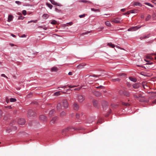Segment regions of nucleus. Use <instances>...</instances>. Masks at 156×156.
I'll return each instance as SVG.
<instances>
[{
  "label": "nucleus",
  "mask_w": 156,
  "mask_h": 156,
  "mask_svg": "<svg viewBox=\"0 0 156 156\" xmlns=\"http://www.w3.org/2000/svg\"><path fill=\"white\" fill-rule=\"evenodd\" d=\"M122 21V20H121V18L119 17H116V18L112 19L111 20V22L112 23H121Z\"/></svg>",
  "instance_id": "1"
},
{
  "label": "nucleus",
  "mask_w": 156,
  "mask_h": 156,
  "mask_svg": "<svg viewBox=\"0 0 156 156\" xmlns=\"http://www.w3.org/2000/svg\"><path fill=\"white\" fill-rule=\"evenodd\" d=\"M77 99L79 102L81 103L84 101L85 99V98L83 95L79 94L77 95Z\"/></svg>",
  "instance_id": "2"
},
{
  "label": "nucleus",
  "mask_w": 156,
  "mask_h": 156,
  "mask_svg": "<svg viewBox=\"0 0 156 156\" xmlns=\"http://www.w3.org/2000/svg\"><path fill=\"white\" fill-rule=\"evenodd\" d=\"M62 103L63 107L65 108H67L68 107L69 104L67 100H63L62 101Z\"/></svg>",
  "instance_id": "3"
},
{
  "label": "nucleus",
  "mask_w": 156,
  "mask_h": 156,
  "mask_svg": "<svg viewBox=\"0 0 156 156\" xmlns=\"http://www.w3.org/2000/svg\"><path fill=\"white\" fill-rule=\"evenodd\" d=\"M141 27V26L138 27V26H136L135 27H131L129 28L128 30V31H135L139 29Z\"/></svg>",
  "instance_id": "4"
},
{
  "label": "nucleus",
  "mask_w": 156,
  "mask_h": 156,
  "mask_svg": "<svg viewBox=\"0 0 156 156\" xmlns=\"http://www.w3.org/2000/svg\"><path fill=\"white\" fill-rule=\"evenodd\" d=\"M73 109L75 110H77L79 108V105L78 103L76 102H74L73 105Z\"/></svg>",
  "instance_id": "5"
},
{
  "label": "nucleus",
  "mask_w": 156,
  "mask_h": 156,
  "mask_svg": "<svg viewBox=\"0 0 156 156\" xmlns=\"http://www.w3.org/2000/svg\"><path fill=\"white\" fill-rule=\"evenodd\" d=\"M28 115L30 116H33L35 115V112L31 109L29 110L28 112Z\"/></svg>",
  "instance_id": "6"
},
{
  "label": "nucleus",
  "mask_w": 156,
  "mask_h": 156,
  "mask_svg": "<svg viewBox=\"0 0 156 156\" xmlns=\"http://www.w3.org/2000/svg\"><path fill=\"white\" fill-rule=\"evenodd\" d=\"M18 122L19 124L22 125L25 124V121L24 119L21 118L19 119Z\"/></svg>",
  "instance_id": "7"
},
{
  "label": "nucleus",
  "mask_w": 156,
  "mask_h": 156,
  "mask_svg": "<svg viewBox=\"0 0 156 156\" xmlns=\"http://www.w3.org/2000/svg\"><path fill=\"white\" fill-rule=\"evenodd\" d=\"M71 129V128L70 127H68L67 128L63 129L62 133L63 135H66V133L70 129Z\"/></svg>",
  "instance_id": "8"
},
{
  "label": "nucleus",
  "mask_w": 156,
  "mask_h": 156,
  "mask_svg": "<svg viewBox=\"0 0 156 156\" xmlns=\"http://www.w3.org/2000/svg\"><path fill=\"white\" fill-rule=\"evenodd\" d=\"M39 119L41 121L44 122L46 121L47 120V118L46 116L43 115H40Z\"/></svg>",
  "instance_id": "9"
},
{
  "label": "nucleus",
  "mask_w": 156,
  "mask_h": 156,
  "mask_svg": "<svg viewBox=\"0 0 156 156\" xmlns=\"http://www.w3.org/2000/svg\"><path fill=\"white\" fill-rule=\"evenodd\" d=\"M58 120V117H53L52 119L50 121V123L51 124H53L55 123Z\"/></svg>",
  "instance_id": "10"
},
{
  "label": "nucleus",
  "mask_w": 156,
  "mask_h": 156,
  "mask_svg": "<svg viewBox=\"0 0 156 156\" xmlns=\"http://www.w3.org/2000/svg\"><path fill=\"white\" fill-rule=\"evenodd\" d=\"M93 103L94 106L96 108L98 107V101L95 100H93Z\"/></svg>",
  "instance_id": "11"
},
{
  "label": "nucleus",
  "mask_w": 156,
  "mask_h": 156,
  "mask_svg": "<svg viewBox=\"0 0 156 156\" xmlns=\"http://www.w3.org/2000/svg\"><path fill=\"white\" fill-rule=\"evenodd\" d=\"M93 94L97 97H99L101 95V94L100 92L97 91L93 92Z\"/></svg>",
  "instance_id": "12"
},
{
  "label": "nucleus",
  "mask_w": 156,
  "mask_h": 156,
  "mask_svg": "<svg viewBox=\"0 0 156 156\" xmlns=\"http://www.w3.org/2000/svg\"><path fill=\"white\" fill-rule=\"evenodd\" d=\"M49 1H50V2L52 4L54 5H55L58 6H61L60 4L56 2H55V1L54 0H49Z\"/></svg>",
  "instance_id": "13"
},
{
  "label": "nucleus",
  "mask_w": 156,
  "mask_h": 156,
  "mask_svg": "<svg viewBox=\"0 0 156 156\" xmlns=\"http://www.w3.org/2000/svg\"><path fill=\"white\" fill-rule=\"evenodd\" d=\"M150 37V34H148L147 35H144L143 36H141L140 37V39L142 40L143 39H145L149 38Z\"/></svg>",
  "instance_id": "14"
},
{
  "label": "nucleus",
  "mask_w": 156,
  "mask_h": 156,
  "mask_svg": "<svg viewBox=\"0 0 156 156\" xmlns=\"http://www.w3.org/2000/svg\"><path fill=\"white\" fill-rule=\"evenodd\" d=\"M133 87L134 88L137 89L139 87L140 84L138 83H136L133 85Z\"/></svg>",
  "instance_id": "15"
},
{
  "label": "nucleus",
  "mask_w": 156,
  "mask_h": 156,
  "mask_svg": "<svg viewBox=\"0 0 156 156\" xmlns=\"http://www.w3.org/2000/svg\"><path fill=\"white\" fill-rule=\"evenodd\" d=\"M123 94L127 96V97H129V92L126 91V90H124L123 92Z\"/></svg>",
  "instance_id": "16"
},
{
  "label": "nucleus",
  "mask_w": 156,
  "mask_h": 156,
  "mask_svg": "<svg viewBox=\"0 0 156 156\" xmlns=\"http://www.w3.org/2000/svg\"><path fill=\"white\" fill-rule=\"evenodd\" d=\"M55 111L54 109L51 110L49 112V115L50 116H51L53 115V114L55 113Z\"/></svg>",
  "instance_id": "17"
},
{
  "label": "nucleus",
  "mask_w": 156,
  "mask_h": 156,
  "mask_svg": "<svg viewBox=\"0 0 156 156\" xmlns=\"http://www.w3.org/2000/svg\"><path fill=\"white\" fill-rule=\"evenodd\" d=\"M13 16L11 15H9L8 16V21L9 22H11L12 20Z\"/></svg>",
  "instance_id": "18"
},
{
  "label": "nucleus",
  "mask_w": 156,
  "mask_h": 156,
  "mask_svg": "<svg viewBox=\"0 0 156 156\" xmlns=\"http://www.w3.org/2000/svg\"><path fill=\"white\" fill-rule=\"evenodd\" d=\"M151 55H156V54H151L149 55H147L146 56V58L147 59H153V58Z\"/></svg>",
  "instance_id": "19"
},
{
  "label": "nucleus",
  "mask_w": 156,
  "mask_h": 156,
  "mask_svg": "<svg viewBox=\"0 0 156 156\" xmlns=\"http://www.w3.org/2000/svg\"><path fill=\"white\" fill-rule=\"evenodd\" d=\"M58 70V69L57 67H54L52 68L51 69V71L52 72H56Z\"/></svg>",
  "instance_id": "20"
},
{
  "label": "nucleus",
  "mask_w": 156,
  "mask_h": 156,
  "mask_svg": "<svg viewBox=\"0 0 156 156\" xmlns=\"http://www.w3.org/2000/svg\"><path fill=\"white\" fill-rule=\"evenodd\" d=\"M62 92L61 91H58L55 92L54 93V95L56 96H58L61 94L60 93H62Z\"/></svg>",
  "instance_id": "21"
},
{
  "label": "nucleus",
  "mask_w": 156,
  "mask_h": 156,
  "mask_svg": "<svg viewBox=\"0 0 156 156\" xmlns=\"http://www.w3.org/2000/svg\"><path fill=\"white\" fill-rule=\"evenodd\" d=\"M61 108L62 107L61 104H58L57 105V110L58 111H59L61 109Z\"/></svg>",
  "instance_id": "22"
},
{
  "label": "nucleus",
  "mask_w": 156,
  "mask_h": 156,
  "mask_svg": "<svg viewBox=\"0 0 156 156\" xmlns=\"http://www.w3.org/2000/svg\"><path fill=\"white\" fill-rule=\"evenodd\" d=\"M129 79L131 81L133 82H135L136 81V79L135 78L130 77Z\"/></svg>",
  "instance_id": "23"
},
{
  "label": "nucleus",
  "mask_w": 156,
  "mask_h": 156,
  "mask_svg": "<svg viewBox=\"0 0 156 156\" xmlns=\"http://www.w3.org/2000/svg\"><path fill=\"white\" fill-rule=\"evenodd\" d=\"M105 23L106 26H107L109 27H110L111 26V25L110 22L109 21H106Z\"/></svg>",
  "instance_id": "24"
},
{
  "label": "nucleus",
  "mask_w": 156,
  "mask_h": 156,
  "mask_svg": "<svg viewBox=\"0 0 156 156\" xmlns=\"http://www.w3.org/2000/svg\"><path fill=\"white\" fill-rule=\"evenodd\" d=\"M133 5L136 6H141V4L139 2H135L133 3Z\"/></svg>",
  "instance_id": "25"
},
{
  "label": "nucleus",
  "mask_w": 156,
  "mask_h": 156,
  "mask_svg": "<svg viewBox=\"0 0 156 156\" xmlns=\"http://www.w3.org/2000/svg\"><path fill=\"white\" fill-rule=\"evenodd\" d=\"M108 45H109L110 47L112 48H114L115 47V45L114 44H113L111 43H109L108 44Z\"/></svg>",
  "instance_id": "26"
},
{
  "label": "nucleus",
  "mask_w": 156,
  "mask_h": 156,
  "mask_svg": "<svg viewBox=\"0 0 156 156\" xmlns=\"http://www.w3.org/2000/svg\"><path fill=\"white\" fill-rule=\"evenodd\" d=\"M49 17V15L46 14H44L43 15V17L44 19H47Z\"/></svg>",
  "instance_id": "27"
},
{
  "label": "nucleus",
  "mask_w": 156,
  "mask_h": 156,
  "mask_svg": "<svg viewBox=\"0 0 156 156\" xmlns=\"http://www.w3.org/2000/svg\"><path fill=\"white\" fill-rule=\"evenodd\" d=\"M66 113L64 112H62L60 114V116L61 117H62L65 115Z\"/></svg>",
  "instance_id": "28"
},
{
  "label": "nucleus",
  "mask_w": 156,
  "mask_h": 156,
  "mask_svg": "<svg viewBox=\"0 0 156 156\" xmlns=\"http://www.w3.org/2000/svg\"><path fill=\"white\" fill-rule=\"evenodd\" d=\"M151 15H148L145 19V20L146 21H147L149 20L151 18Z\"/></svg>",
  "instance_id": "29"
},
{
  "label": "nucleus",
  "mask_w": 156,
  "mask_h": 156,
  "mask_svg": "<svg viewBox=\"0 0 156 156\" xmlns=\"http://www.w3.org/2000/svg\"><path fill=\"white\" fill-rule=\"evenodd\" d=\"M120 79L119 78L113 79L112 80V82L119 81Z\"/></svg>",
  "instance_id": "30"
},
{
  "label": "nucleus",
  "mask_w": 156,
  "mask_h": 156,
  "mask_svg": "<svg viewBox=\"0 0 156 156\" xmlns=\"http://www.w3.org/2000/svg\"><path fill=\"white\" fill-rule=\"evenodd\" d=\"M91 10L93 11L100 12V10L99 9H95L94 8H91Z\"/></svg>",
  "instance_id": "31"
},
{
  "label": "nucleus",
  "mask_w": 156,
  "mask_h": 156,
  "mask_svg": "<svg viewBox=\"0 0 156 156\" xmlns=\"http://www.w3.org/2000/svg\"><path fill=\"white\" fill-rule=\"evenodd\" d=\"M10 101L11 102H15L16 101V99L15 98H11L10 99Z\"/></svg>",
  "instance_id": "32"
},
{
  "label": "nucleus",
  "mask_w": 156,
  "mask_h": 156,
  "mask_svg": "<svg viewBox=\"0 0 156 156\" xmlns=\"http://www.w3.org/2000/svg\"><path fill=\"white\" fill-rule=\"evenodd\" d=\"M46 5H47V6L50 9H51L53 6L51 4L48 3H46Z\"/></svg>",
  "instance_id": "33"
},
{
  "label": "nucleus",
  "mask_w": 156,
  "mask_h": 156,
  "mask_svg": "<svg viewBox=\"0 0 156 156\" xmlns=\"http://www.w3.org/2000/svg\"><path fill=\"white\" fill-rule=\"evenodd\" d=\"M107 105V103L105 101H104L102 104V106L103 108H104V106H105V105Z\"/></svg>",
  "instance_id": "34"
},
{
  "label": "nucleus",
  "mask_w": 156,
  "mask_h": 156,
  "mask_svg": "<svg viewBox=\"0 0 156 156\" xmlns=\"http://www.w3.org/2000/svg\"><path fill=\"white\" fill-rule=\"evenodd\" d=\"M144 4L146 5H148L151 7H154V6L152 4H151L150 3H147V2H145L144 3Z\"/></svg>",
  "instance_id": "35"
},
{
  "label": "nucleus",
  "mask_w": 156,
  "mask_h": 156,
  "mask_svg": "<svg viewBox=\"0 0 156 156\" xmlns=\"http://www.w3.org/2000/svg\"><path fill=\"white\" fill-rule=\"evenodd\" d=\"M51 23L52 24H57V22L55 20H53L51 22Z\"/></svg>",
  "instance_id": "36"
},
{
  "label": "nucleus",
  "mask_w": 156,
  "mask_h": 156,
  "mask_svg": "<svg viewBox=\"0 0 156 156\" xmlns=\"http://www.w3.org/2000/svg\"><path fill=\"white\" fill-rule=\"evenodd\" d=\"M130 13H137V10H132L130 11Z\"/></svg>",
  "instance_id": "37"
},
{
  "label": "nucleus",
  "mask_w": 156,
  "mask_h": 156,
  "mask_svg": "<svg viewBox=\"0 0 156 156\" xmlns=\"http://www.w3.org/2000/svg\"><path fill=\"white\" fill-rule=\"evenodd\" d=\"M122 104L123 105L126 106H129V104L128 103H126L124 102H122Z\"/></svg>",
  "instance_id": "38"
},
{
  "label": "nucleus",
  "mask_w": 156,
  "mask_h": 156,
  "mask_svg": "<svg viewBox=\"0 0 156 156\" xmlns=\"http://www.w3.org/2000/svg\"><path fill=\"white\" fill-rule=\"evenodd\" d=\"M39 28H42L44 30H46L47 29V27L45 26H39L38 27Z\"/></svg>",
  "instance_id": "39"
},
{
  "label": "nucleus",
  "mask_w": 156,
  "mask_h": 156,
  "mask_svg": "<svg viewBox=\"0 0 156 156\" xmlns=\"http://www.w3.org/2000/svg\"><path fill=\"white\" fill-rule=\"evenodd\" d=\"M32 95H33L32 93H30L27 95V98H30L32 97Z\"/></svg>",
  "instance_id": "40"
},
{
  "label": "nucleus",
  "mask_w": 156,
  "mask_h": 156,
  "mask_svg": "<svg viewBox=\"0 0 156 156\" xmlns=\"http://www.w3.org/2000/svg\"><path fill=\"white\" fill-rule=\"evenodd\" d=\"M90 31H87L86 32H84V33H82L81 34V35H82V36H83L85 34H89V33H90Z\"/></svg>",
  "instance_id": "41"
},
{
  "label": "nucleus",
  "mask_w": 156,
  "mask_h": 156,
  "mask_svg": "<svg viewBox=\"0 0 156 156\" xmlns=\"http://www.w3.org/2000/svg\"><path fill=\"white\" fill-rule=\"evenodd\" d=\"M118 76H125L126 74L124 73H122L121 74H118Z\"/></svg>",
  "instance_id": "42"
},
{
  "label": "nucleus",
  "mask_w": 156,
  "mask_h": 156,
  "mask_svg": "<svg viewBox=\"0 0 156 156\" xmlns=\"http://www.w3.org/2000/svg\"><path fill=\"white\" fill-rule=\"evenodd\" d=\"M15 3L18 5H20L22 4V2H21L18 1H15Z\"/></svg>",
  "instance_id": "43"
},
{
  "label": "nucleus",
  "mask_w": 156,
  "mask_h": 156,
  "mask_svg": "<svg viewBox=\"0 0 156 156\" xmlns=\"http://www.w3.org/2000/svg\"><path fill=\"white\" fill-rule=\"evenodd\" d=\"M86 15V14H83V15H80L79 16V17L80 18H83Z\"/></svg>",
  "instance_id": "44"
},
{
  "label": "nucleus",
  "mask_w": 156,
  "mask_h": 156,
  "mask_svg": "<svg viewBox=\"0 0 156 156\" xmlns=\"http://www.w3.org/2000/svg\"><path fill=\"white\" fill-rule=\"evenodd\" d=\"M83 66L81 64H80L77 66V67L78 69H81V68H82V67H83Z\"/></svg>",
  "instance_id": "45"
},
{
  "label": "nucleus",
  "mask_w": 156,
  "mask_h": 156,
  "mask_svg": "<svg viewBox=\"0 0 156 156\" xmlns=\"http://www.w3.org/2000/svg\"><path fill=\"white\" fill-rule=\"evenodd\" d=\"M67 86H68V87H69L70 88H72L73 87H76L77 86H71V85H67Z\"/></svg>",
  "instance_id": "46"
},
{
  "label": "nucleus",
  "mask_w": 156,
  "mask_h": 156,
  "mask_svg": "<svg viewBox=\"0 0 156 156\" xmlns=\"http://www.w3.org/2000/svg\"><path fill=\"white\" fill-rule=\"evenodd\" d=\"M37 20H31V21H29L28 22V23H30L31 22H34V23H36L37 22Z\"/></svg>",
  "instance_id": "47"
},
{
  "label": "nucleus",
  "mask_w": 156,
  "mask_h": 156,
  "mask_svg": "<svg viewBox=\"0 0 156 156\" xmlns=\"http://www.w3.org/2000/svg\"><path fill=\"white\" fill-rule=\"evenodd\" d=\"M81 2H83V3H86V2L90 3V2H89V1H87V0H82Z\"/></svg>",
  "instance_id": "48"
},
{
  "label": "nucleus",
  "mask_w": 156,
  "mask_h": 156,
  "mask_svg": "<svg viewBox=\"0 0 156 156\" xmlns=\"http://www.w3.org/2000/svg\"><path fill=\"white\" fill-rule=\"evenodd\" d=\"M102 122V119H99L98 121L97 122V123L98 124H100Z\"/></svg>",
  "instance_id": "49"
},
{
  "label": "nucleus",
  "mask_w": 156,
  "mask_h": 156,
  "mask_svg": "<svg viewBox=\"0 0 156 156\" xmlns=\"http://www.w3.org/2000/svg\"><path fill=\"white\" fill-rule=\"evenodd\" d=\"M26 11L25 10H24L22 11V13L24 15H25L26 14Z\"/></svg>",
  "instance_id": "50"
},
{
  "label": "nucleus",
  "mask_w": 156,
  "mask_h": 156,
  "mask_svg": "<svg viewBox=\"0 0 156 156\" xmlns=\"http://www.w3.org/2000/svg\"><path fill=\"white\" fill-rule=\"evenodd\" d=\"M1 76H3V77H5L6 78H7V79H8V77H7V76H6L5 75V74H1Z\"/></svg>",
  "instance_id": "51"
},
{
  "label": "nucleus",
  "mask_w": 156,
  "mask_h": 156,
  "mask_svg": "<svg viewBox=\"0 0 156 156\" xmlns=\"http://www.w3.org/2000/svg\"><path fill=\"white\" fill-rule=\"evenodd\" d=\"M130 14V11H129L127 12H126L125 13H123V14L124 15H126V14L129 15V14Z\"/></svg>",
  "instance_id": "52"
},
{
  "label": "nucleus",
  "mask_w": 156,
  "mask_h": 156,
  "mask_svg": "<svg viewBox=\"0 0 156 156\" xmlns=\"http://www.w3.org/2000/svg\"><path fill=\"white\" fill-rule=\"evenodd\" d=\"M24 17L22 16L19 17V20H23L24 19Z\"/></svg>",
  "instance_id": "53"
},
{
  "label": "nucleus",
  "mask_w": 156,
  "mask_h": 156,
  "mask_svg": "<svg viewBox=\"0 0 156 156\" xmlns=\"http://www.w3.org/2000/svg\"><path fill=\"white\" fill-rule=\"evenodd\" d=\"M3 114L1 110H0V118L2 116Z\"/></svg>",
  "instance_id": "54"
},
{
  "label": "nucleus",
  "mask_w": 156,
  "mask_h": 156,
  "mask_svg": "<svg viewBox=\"0 0 156 156\" xmlns=\"http://www.w3.org/2000/svg\"><path fill=\"white\" fill-rule=\"evenodd\" d=\"M5 108H8L9 109H11L12 108V107H11V106H5Z\"/></svg>",
  "instance_id": "55"
},
{
  "label": "nucleus",
  "mask_w": 156,
  "mask_h": 156,
  "mask_svg": "<svg viewBox=\"0 0 156 156\" xmlns=\"http://www.w3.org/2000/svg\"><path fill=\"white\" fill-rule=\"evenodd\" d=\"M79 115L78 114H76V117L77 118H79Z\"/></svg>",
  "instance_id": "56"
},
{
  "label": "nucleus",
  "mask_w": 156,
  "mask_h": 156,
  "mask_svg": "<svg viewBox=\"0 0 156 156\" xmlns=\"http://www.w3.org/2000/svg\"><path fill=\"white\" fill-rule=\"evenodd\" d=\"M68 75H73V73L72 72H70L68 73Z\"/></svg>",
  "instance_id": "57"
},
{
  "label": "nucleus",
  "mask_w": 156,
  "mask_h": 156,
  "mask_svg": "<svg viewBox=\"0 0 156 156\" xmlns=\"http://www.w3.org/2000/svg\"><path fill=\"white\" fill-rule=\"evenodd\" d=\"M101 76V75H93V76L94 77H98L99 76Z\"/></svg>",
  "instance_id": "58"
},
{
  "label": "nucleus",
  "mask_w": 156,
  "mask_h": 156,
  "mask_svg": "<svg viewBox=\"0 0 156 156\" xmlns=\"http://www.w3.org/2000/svg\"><path fill=\"white\" fill-rule=\"evenodd\" d=\"M127 86L129 87L131 86V85L129 83H127Z\"/></svg>",
  "instance_id": "59"
},
{
  "label": "nucleus",
  "mask_w": 156,
  "mask_h": 156,
  "mask_svg": "<svg viewBox=\"0 0 156 156\" xmlns=\"http://www.w3.org/2000/svg\"><path fill=\"white\" fill-rule=\"evenodd\" d=\"M121 11L122 12H124L126 11L125 9H121Z\"/></svg>",
  "instance_id": "60"
},
{
  "label": "nucleus",
  "mask_w": 156,
  "mask_h": 156,
  "mask_svg": "<svg viewBox=\"0 0 156 156\" xmlns=\"http://www.w3.org/2000/svg\"><path fill=\"white\" fill-rule=\"evenodd\" d=\"M117 106V105H113V104H112V105H111V107H112V108L114 107V106Z\"/></svg>",
  "instance_id": "61"
},
{
  "label": "nucleus",
  "mask_w": 156,
  "mask_h": 156,
  "mask_svg": "<svg viewBox=\"0 0 156 156\" xmlns=\"http://www.w3.org/2000/svg\"><path fill=\"white\" fill-rule=\"evenodd\" d=\"M103 87L101 86H98V87H97V88L98 89V88H102V87Z\"/></svg>",
  "instance_id": "62"
},
{
  "label": "nucleus",
  "mask_w": 156,
  "mask_h": 156,
  "mask_svg": "<svg viewBox=\"0 0 156 156\" xmlns=\"http://www.w3.org/2000/svg\"><path fill=\"white\" fill-rule=\"evenodd\" d=\"M134 97L136 98H138V97L136 95H134Z\"/></svg>",
  "instance_id": "63"
},
{
  "label": "nucleus",
  "mask_w": 156,
  "mask_h": 156,
  "mask_svg": "<svg viewBox=\"0 0 156 156\" xmlns=\"http://www.w3.org/2000/svg\"><path fill=\"white\" fill-rule=\"evenodd\" d=\"M67 23L69 24L70 25H71L73 24V23L72 22H70Z\"/></svg>",
  "instance_id": "64"
}]
</instances>
